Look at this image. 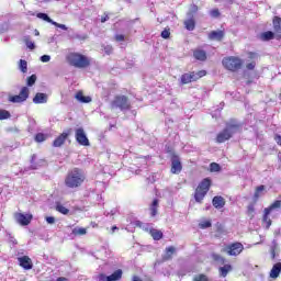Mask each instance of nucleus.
<instances>
[{"label":"nucleus","instance_id":"obj_1","mask_svg":"<svg viewBox=\"0 0 281 281\" xmlns=\"http://www.w3.org/2000/svg\"><path fill=\"white\" fill-rule=\"evenodd\" d=\"M240 131H243V124H240V122H238L237 120H229L228 122H226L225 128L217 134V144H224V142L232 139V137H234L236 133H240Z\"/></svg>","mask_w":281,"mask_h":281},{"label":"nucleus","instance_id":"obj_2","mask_svg":"<svg viewBox=\"0 0 281 281\" xmlns=\"http://www.w3.org/2000/svg\"><path fill=\"white\" fill-rule=\"evenodd\" d=\"M85 179H87L85 171L82 169L75 168L66 176L65 186L70 189L80 188V186L85 183Z\"/></svg>","mask_w":281,"mask_h":281},{"label":"nucleus","instance_id":"obj_3","mask_svg":"<svg viewBox=\"0 0 281 281\" xmlns=\"http://www.w3.org/2000/svg\"><path fill=\"white\" fill-rule=\"evenodd\" d=\"M110 109L112 111H122L126 113V111H131V100L126 95H116L110 103Z\"/></svg>","mask_w":281,"mask_h":281},{"label":"nucleus","instance_id":"obj_4","mask_svg":"<svg viewBox=\"0 0 281 281\" xmlns=\"http://www.w3.org/2000/svg\"><path fill=\"white\" fill-rule=\"evenodd\" d=\"M67 60L69 65H71L72 67H77V69H85L90 65L89 58L78 53H70L67 56Z\"/></svg>","mask_w":281,"mask_h":281},{"label":"nucleus","instance_id":"obj_5","mask_svg":"<svg viewBox=\"0 0 281 281\" xmlns=\"http://www.w3.org/2000/svg\"><path fill=\"white\" fill-rule=\"evenodd\" d=\"M212 186V180L210 178L203 179L198 188L195 189L194 199L196 203H201L203 199H205V195L207 192H210V187Z\"/></svg>","mask_w":281,"mask_h":281},{"label":"nucleus","instance_id":"obj_6","mask_svg":"<svg viewBox=\"0 0 281 281\" xmlns=\"http://www.w3.org/2000/svg\"><path fill=\"white\" fill-rule=\"evenodd\" d=\"M222 64L228 71H238L243 67V59L234 56L226 57L222 60Z\"/></svg>","mask_w":281,"mask_h":281},{"label":"nucleus","instance_id":"obj_7","mask_svg":"<svg viewBox=\"0 0 281 281\" xmlns=\"http://www.w3.org/2000/svg\"><path fill=\"white\" fill-rule=\"evenodd\" d=\"M27 98H30V88L22 87L19 94L9 97V102H12V104H23V102L27 101Z\"/></svg>","mask_w":281,"mask_h":281},{"label":"nucleus","instance_id":"obj_8","mask_svg":"<svg viewBox=\"0 0 281 281\" xmlns=\"http://www.w3.org/2000/svg\"><path fill=\"white\" fill-rule=\"evenodd\" d=\"M281 207V201L280 200H276L269 207H266L263 210V217H262V222L266 223V228L269 229V227H271V218H269V214H271L272 210H280Z\"/></svg>","mask_w":281,"mask_h":281},{"label":"nucleus","instance_id":"obj_9","mask_svg":"<svg viewBox=\"0 0 281 281\" xmlns=\"http://www.w3.org/2000/svg\"><path fill=\"white\" fill-rule=\"evenodd\" d=\"M245 249V246H243L241 243H234L228 246H226L225 251L228 254V256H240Z\"/></svg>","mask_w":281,"mask_h":281},{"label":"nucleus","instance_id":"obj_10","mask_svg":"<svg viewBox=\"0 0 281 281\" xmlns=\"http://www.w3.org/2000/svg\"><path fill=\"white\" fill-rule=\"evenodd\" d=\"M122 269H119L114 271L111 276H106L104 273H101L97 277L98 281H119L122 280Z\"/></svg>","mask_w":281,"mask_h":281},{"label":"nucleus","instance_id":"obj_11","mask_svg":"<svg viewBox=\"0 0 281 281\" xmlns=\"http://www.w3.org/2000/svg\"><path fill=\"white\" fill-rule=\"evenodd\" d=\"M75 137L80 146H89V138L87 137V134L82 127L76 130Z\"/></svg>","mask_w":281,"mask_h":281},{"label":"nucleus","instance_id":"obj_12","mask_svg":"<svg viewBox=\"0 0 281 281\" xmlns=\"http://www.w3.org/2000/svg\"><path fill=\"white\" fill-rule=\"evenodd\" d=\"M183 170V166L181 165V159L179 156L173 155L171 157V172L172 175H179Z\"/></svg>","mask_w":281,"mask_h":281},{"label":"nucleus","instance_id":"obj_13","mask_svg":"<svg viewBox=\"0 0 281 281\" xmlns=\"http://www.w3.org/2000/svg\"><path fill=\"white\" fill-rule=\"evenodd\" d=\"M272 23L274 37L277 41H281V18L274 16Z\"/></svg>","mask_w":281,"mask_h":281},{"label":"nucleus","instance_id":"obj_14","mask_svg":"<svg viewBox=\"0 0 281 281\" xmlns=\"http://www.w3.org/2000/svg\"><path fill=\"white\" fill-rule=\"evenodd\" d=\"M18 260L20 262V267H22V269H25L26 271H30V269L34 267V265L32 263V259L27 256L19 257Z\"/></svg>","mask_w":281,"mask_h":281},{"label":"nucleus","instance_id":"obj_15","mask_svg":"<svg viewBox=\"0 0 281 281\" xmlns=\"http://www.w3.org/2000/svg\"><path fill=\"white\" fill-rule=\"evenodd\" d=\"M15 221L20 225H30V223L32 222V215L18 213L15 214Z\"/></svg>","mask_w":281,"mask_h":281},{"label":"nucleus","instance_id":"obj_16","mask_svg":"<svg viewBox=\"0 0 281 281\" xmlns=\"http://www.w3.org/2000/svg\"><path fill=\"white\" fill-rule=\"evenodd\" d=\"M181 85H190V82H196L194 72L183 74L180 78Z\"/></svg>","mask_w":281,"mask_h":281},{"label":"nucleus","instance_id":"obj_17","mask_svg":"<svg viewBox=\"0 0 281 281\" xmlns=\"http://www.w3.org/2000/svg\"><path fill=\"white\" fill-rule=\"evenodd\" d=\"M212 203L216 210H222V207H225V198L221 195H216L213 198Z\"/></svg>","mask_w":281,"mask_h":281},{"label":"nucleus","instance_id":"obj_18","mask_svg":"<svg viewBox=\"0 0 281 281\" xmlns=\"http://www.w3.org/2000/svg\"><path fill=\"white\" fill-rule=\"evenodd\" d=\"M34 104H47V94L37 92L33 98Z\"/></svg>","mask_w":281,"mask_h":281},{"label":"nucleus","instance_id":"obj_19","mask_svg":"<svg viewBox=\"0 0 281 281\" xmlns=\"http://www.w3.org/2000/svg\"><path fill=\"white\" fill-rule=\"evenodd\" d=\"M67 137H69L68 133H63L61 135H59L53 143V146L55 148H60V146H63V144H65Z\"/></svg>","mask_w":281,"mask_h":281},{"label":"nucleus","instance_id":"obj_20","mask_svg":"<svg viewBox=\"0 0 281 281\" xmlns=\"http://www.w3.org/2000/svg\"><path fill=\"white\" fill-rule=\"evenodd\" d=\"M224 37H225V32L223 31H212L209 34L210 41H223Z\"/></svg>","mask_w":281,"mask_h":281},{"label":"nucleus","instance_id":"obj_21","mask_svg":"<svg viewBox=\"0 0 281 281\" xmlns=\"http://www.w3.org/2000/svg\"><path fill=\"white\" fill-rule=\"evenodd\" d=\"M41 166H45V160L36 161V155H33L31 158V170H38Z\"/></svg>","mask_w":281,"mask_h":281},{"label":"nucleus","instance_id":"obj_22","mask_svg":"<svg viewBox=\"0 0 281 281\" xmlns=\"http://www.w3.org/2000/svg\"><path fill=\"white\" fill-rule=\"evenodd\" d=\"M280 273H281V263H274L271 271H270V278H272L273 280L280 278Z\"/></svg>","mask_w":281,"mask_h":281},{"label":"nucleus","instance_id":"obj_23","mask_svg":"<svg viewBox=\"0 0 281 281\" xmlns=\"http://www.w3.org/2000/svg\"><path fill=\"white\" fill-rule=\"evenodd\" d=\"M193 56L196 60H207V53L203 49H196L193 52Z\"/></svg>","mask_w":281,"mask_h":281},{"label":"nucleus","instance_id":"obj_24","mask_svg":"<svg viewBox=\"0 0 281 281\" xmlns=\"http://www.w3.org/2000/svg\"><path fill=\"white\" fill-rule=\"evenodd\" d=\"M157 210H159V200L155 199L149 206L150 216H157Z\"/></svg>","mask_w":281,"mask_h":281},{"label":"nucleus","instance_id":"obj_25","mask_svg":"<svg viewBox=\"0 0 281 281\" xmlns=\"http://www.w3.org/2000/svg\"><path fill=\"white\" fill-rule=\"evenodd\" d=\"M75 98L76 100H78V102H81L82 104H89V102H91V97H86L85 94H82V92H77Z\"/></svg>","mask_w":281,"mask_h":281},{"label":"nucleus","instance_id":"obj_26","mask_svg":"<svg viewBox=\"0 0 281 281\" xmlns=\"http://www.w3.org/2000/svg\"><path fill=\"white\" fill-rule=\"evenodd\" d=\"M232 271V265H224L223 267H220V276L222 278H227V273Z\"/></svg>","mask_w":281,"mask_h":281},{"label":"nucleus","instance_id":"obj_27","mask_svg":"<svg viewBox=\"0 0 281 281\" xmlns=\"http://www.w3.org/2000/svg\"><path fill=\"white\" fill-rule=\"evenodd\" d=\"M212 260H214V262H216L217 265H225V258H223V256L213 252L211 255Z\"/></svg>","mask_w":281,"mask_h":281},{"label":"nucleus","instance_id":"obj_28","mask_svg":"<svg viewBox=\"0 0 281 281\" xmlns=\"http://www.w3.org/2000/svg\"><path fill=\"white\" fill-rule=\"evenodd\" d=\"M262 41H273L276 38V34L272 31H267L261 34Z\"/></svg>","mask_w":281,"mask_h":281},{"label":"nucleus","instance_id":"obj_29","mask_svg":"<svg viewBox=\"0 0 281 281\" xmlns=\"http://www.w3.org/2000/svg\"><path fill=\"white\" fill-rule=\"evenodd\" d=\"M150 234H151L154 240H161L164 238V233L161 231L151 229Z\"/></svg>","mask_w":281,"mask_h":281},{"label":"nucleus","instance_id":"obj_30","mask_svg":"<svg viewBox=\"0 0 281 281\" xmlns=\"http://www.w3.org/2000/svg\"><path fill=\"white\" fill-rule=\"evenodd\" d=\"M262 192H265V186H259L256 188L255 194H254V199L255 201H258V199H260L262 196Z\"/></svg>","mask_w":281,"mask_h":281},{"label":"nucleus","instance_id":"obj_31","mask_svg":"<svg viewBox=\"0 0 281 281\" xmlns=\"http://www.w3.org/2000/svg\"><path fill=\"white\" fill-rule=\"evenodd\" d=\"M176 249L173 246L166 248V255L164 256V260H170L172 258V254H175Z\"/></svg>","mask_w":281,"mask_h":281},{"label":"nucleus","instance_id":"obj_32","mask_svg":"<svg viewBox=\"0 0 281 281\" xmlns=\"http://www.w3.org/2000/svg\"><path fill=\"white\" fill-rule=\"evenodd\" d=\"M36 16L37 19H42V21H46V23H54V20H52L47 13H37Z\"/></svg>","mask_w":281,"mask_h":281},{"label":"nucleus","instance_id":"obj_33","mask_svg":"<svg viewBox=\"0 0 281 281\" xmlns=\"http://www.w3.org/2000/svg\"><path fill=\"white\" fill-rule=\"evenodd\" d=\"M72 234L75 236H85L87 234V228L76 227L72 229Z\"/></svg>","mask_w":281,"mask_h":281},{"label":"nucleus","instance_id":"obj_34","mask_svg":"<svg viewBox=\"0 0 281 281\" xmlns=\"http://www.w3.org/2000/svg\"><path fill=\"white\" fill-rule=\"evenodd\" d=\"M19 69L22 74H27V61L25 59H20Z\"/></svg>","mask_w":281,"mask_h":281},{"label":"nucleus","instance_id":"obj_35","mask_svg":"<svg viewBox=\"0 0 281 281\" xmlns=\"http://www.w3.org/2000/svg\"><path fill=\"white\" fill-rule=\"evenodd\" d=\"M184 25H186V29L189 31V32H192L195 27V23L192 19H189L187 21H184Z\"/></svg>","mask_w":281,"mask_h":281},{"label":"nucleus","instance_id":"obj_36","mask_svg":"<svg viewBox=\"0 0 281 281\" xmlns=\"http://www.w3.org/2000/svg\"><path fill=\"white\" fill-rule=\"evenodd\" d=\"M56 211L59 212L60 214H65V215L69 214V209L65 207L60 203H57Z\"/></svg>","mask_w":281,"mask_h":281},{"label":"nucleus","instance_id":"obj_37","mask_svg":"<svg viewBox=\"0 0 281 281\" xmlns=\"http://www.w3.org/2000/svg\"><path fill=\"white\" fill-rule=\"evenodd\" d=\"M278 250V243L276 240L272 241V246L270 248V255L272 260H276V251Z\"/></svg>","mask_w":281,"mask_h":281},{"label":"nucleus","instance_id":"obj_38","mask_svg":"<svg viewBox=\"0 0 281 281\" xmlns=\"http://www.w3.org/2000/svg\"><path fill=\"white\" fill-rule=\"evenodd\" d=\"M10 117H12V114H10V111L0 110V120H10Z\"/></svg>","mask_w":281,"mask_h":281},{"label":"nucleus","instance_id":"obj_39","mask_svg":"<svg viewBox=\"0 0 281 281\" xmlns=\"http://www.w3.org/2000/svg\"><path fill=\"white\" fill-rule=\"evenodd\" d=\"M24 43H25L26 47H29V49L36 48V45L34 44V42L30 41V36L24 37Z\"/></svg>","mask_w":281,"mask_h":281},{"label":"nucleus","instance_id":"obj_40","mask_svg":"<svg viewBox=\"0 0 281 281\" xmlns=\"http://www.w3.org/2000/svg\"><path fill=\"white\" fill-rule=\"evenodd\" d=\"M27 87H34L36 85V75H32L26 79Z\"/></svg>","mask_w":281,"mask_h":281},{"label":"nucleus","instance_id":"obj_41","mask_svg":"<svg viewBox=\"0 0 281 281\" xmlns=\"http://www.w3.org/2000/svg\"><path fill=\"white\" fill-rule=\"evenodd\" d=\"M210 171L211 172H221V165H218L216 162H212L210 165Z\"/></svg>","mask_w":281,"mask_h":281},{"label":"nucleus","instance_id":"obj_42","mask_svg":"<svg viewBox=\"0 0 281 281\" xmlns=\"http://www.w3.org/2000/svg\"><path fill=\"white\" fill-rule=\"evenodd\" d=\"M256 212L255 204H249L247 207V214L250 216V218H254V213Z\"/></svg>","mask_w":281,"mask_h":281},{"label":"nucleus","instance_id":"obj_43","mask_svg":"<svg viewBox=\"0 0 281 281\" xmlns=\"http://www.w3.org/2000/svg\"><path fill=\"white\" fill-rule=\"evenodd\" d=\"M45 139H47V135L43 134V133H38L35 135V142H45Z\"/></svg>","mask_w":281,"mask_h":281},{"label":"nucleus","instance_id":"obj_44","mask_svg":"<svg viewBox=\"0 0 281 281\" xmlns=\"http://www.w3.org/2000/svg\"><path fill=\"white\" fill-rule=\"evenodd\" d=\"M200 229H207L209 227H212V222L210 221H205V222H201L199 224Z\"/></svg>","mask_w":281,"mask_h":281},{"label":"nucleus","instance_id":"obj_45","mask_svg":"<svg viewBox=\"0 0 281 281\" xmlns=\"http://www.w3.org/2000/svg\"><path fill=\"white\" fill-rule=\"evenodd\" d=\"M193 281H210V279H207L205 274H198L194 277Z\"/></svg>","mask_w":281,"mask_h":281},{"label":"nucleus","instance_id":"obj_46","mask_svg":"<svg viewBox=\"0 0 281 281\" xmlns=\"http://www.w3.org/2000/svg\"><path fill=\"white\" fill-rule=\"evenodd\" d=\"M161 38H170V29H165L161 34Z\"/></svg>","mask_w":281,"mask_h":281},{"label":"nucleus","instance_id":"obj_47","mask_svg":"<svg viewBox=\"0 0 281 281\" xmlns=\"http://www.w3.org/2000/svg\"><path fill=\"white\" fill-rule=\"evenodd\" d=\"M52 25H55V27H59V30H65V31H67V25H65V24H60V23H58V22L53 21V22H52Z\"/></svg>","mask_w":281,"mask_h":281},{"label":"nucleus","instance_id":"obj_48","mask_svg":"<svg viewBox=\"0 0 281 281\" xmlns=\"http://www.w3.org/2000/svg\"><path fill=\"white\" fill-rule=\"evenodd\" d=\"M103 50L109 56V55L113 54V46L106 45V46H104Z\"/></svg>","mask_w":281,"mask_h":281},{"label":"nucleus","instance_id":"obj_49","mask_svg":"<svg viewBox=\"0 0 281 281\" xmlns=\"http://www.w3.org/2000/svg\"><path fill=\"white\" fill-rule=\"evenodd\" d=\"M205 76V70H200L199 72H194L195 80H199V78H203Z\"/></svg>","mask_w":281,"mask_h":281},{"label":"nucleus","instance_id":"obj_50","mask_svg":"<svg viewBox=\"0 0 281 281\" xmlns=\"http://www.w3.org/2000/svg\"><path fill=\"white\" fill-rule=\"evenodd\" d=\"M211 16H213L214 19L221 16V12L218 11V9H214L211 11Z\"/></svg>","mask_w":281,"mask_h":281},{"label":"nucleus","instance_id":"obj_51","mask_svg":"<svg viewBox=\"0 0 281 281\" xmlns=\"http://www.w3.org/2000/svg\"><path fill=\"white\" fill-rule=\"evenodd\" d=\"M46 223H48V225H54V223H56V217L47 216L46 217Z\"/></svg>","mask_w":281,"mask_h":281},{"label":"nucleus","instance_id":"obj_52","mask_svg":"<svg viewBox=\"0 0 281 281\" xmlns=\"http://www.w3.org/2000/svg\"><path fill=\"white\" fill-rule=\"evenodd\" d=\"M49 60H52V57L49 55L41 56V61L42 63H49Z\"/></svg>","mask_w":281,"mask_h":281},{"label":"nucleus","instance_id":"obj_53","mask_svg":"<svg viewBox=\"0 0 281 281\" xmlns=\"http://www.w3.org/2000/svg\"><path fill=\"white\" fill-rule=\"evenodd\" d=\"M246 67H247V69H249L251 71V70L256 69V63L251 61V63L247 64Z\"/></svg>","mask_w":281,"mask_h":281},{"label":"nucleus","instance_id":"obj_54","mask_svg":"<svg viewBox=\"0 0 281 281\" xmlns=\"http://www.w3.org/2000/svg\"><path fill=\"white\" fill-rule=\"evenodd\" d=\"M115 214H117V210H116V209H113V210H111L110 212H106V213H105V216H115Z\"/></svg>","mask_w":281,"mask_h":281},{"label":"nucleus","instance_id":"obj_55","mask_svg":"<svg viewBox=\"0 0 281 281\" xmlns=\"http://www.w3.org/2000/svg\"><path fill=\"white\" fill-rule=\"evenodd\" d=\"M115 41H117L119 43H122V41H124V35L123 34L115 35Z\"/></svg>","mask_w":281,"mask_h":281},{"label":"nucleus","instance_id":"obj_56","mask_svg":"<svg viewBox=\"0 0 281 281\" xmlns=\"http://www.w3.org/2000/svg\"><path fill=\"white\" fill-rule=\"evenodd\" d=\"M274 142H277V144H278L279 146H281V136H280V134H276V136H274Z\"/></svg>","mask_w":281,"mask_h":281},{"label":"nucleus","instance_id":"obj_57","mask_svg":"<svg viewBox=\"0 0 281 281\" xmlns=\"http://www.w3.org/2000/svg\"><path fill=\"white\" fill-rule=\"evenodd\" d=\"M249 58H250V59L258 58V54H256V53H249Z\"/></svg>","mask_w":281,"mask_h":281},{"label":"nucleus","instance_id":"obj_58","mask_svg":"<svg viewBox=\"0 0 281 281\" xmlns=\"http://www.w3.org/2000/svg\"><path fill=\"white\" fill-rule=\"evenodd\" d=\"M106 21H109V15L101 18V23H106Z\"/></svg>","mask_w":281,"mask_h":281},{"label":"nucleus","instance_id":"obj_59","mask_svg":"<svg viewBox=\"0 0 281 281\" xmlns=\"http://www.w3.org/2000/svg\"><path fill=\"white\" fill-rule=\"evenodd\" d=\"M10 243H12L13 245H16V239L14 237H11Z\"/></svg>","mask_w":281,"mask_h":281},{"label":"nucleus","instance_id":"obj_60","mask_svg":"<svg viewBox=\"0 0 281 281\" xmlns=\"http://www.w3.org/2000/svg\"><path fill=\"white\" fill-rule=\"evenodd\" d=\"M56 281H68L67 278L59 277Z\"/></svg>","mask_w":281,"mask_h":281},{"label":"nucleus","instance_id":"obj_61","mask_svg":"<svg viewBox=\"0 0 281 281\" xmlns=\"http://www.w3.org/2000/svg\"><path fill=\"white\" fill-rule=\"evenodd\" d=\"M142 164H143V166H147V161H146V158H142Z\"/></svg>","mask_w":281,"mask_h":281},{"label":"nucleus","instance_id":"obj_62","mask_svg":"<svg viewBox=\"0 0 281 281\" xmlns=\"http://www.w3.org/2000/svg\"><path fill=\"white\" fill-rule=\"evenodd\" d=\"M133 281H142V279H139V277H137V276H134Z\"/></svg>","mask_w":281,"mask_h":281},{"label":"nucleus","instance_id":"obj_63","mask_svg":"<svg viewBox=\"0 0 281 281\" xmlns=\"http://www.w3.org/2000/svg\"><path fill=\"white\" fill-rule=\"evenodd\" d=\"M34 34H35V36H40V35H41V33L38 32V30H35V31H34Z\"/></svg>","mask_w":281,"mask_h":281},{"label":"nucleus","instance_id":"obj_64","mask_svg":"<svg viewBox=\"0 0 281 281\" xmlns=\"http://www.w3.org/2000/svg\"><path fill=\"white\" fill-rule=\"evenodd\" d=\"M115 229H117V226L112 227V232H115Z\"/></svg>","mask_w":281,"mask_h":281}]
</instances>
